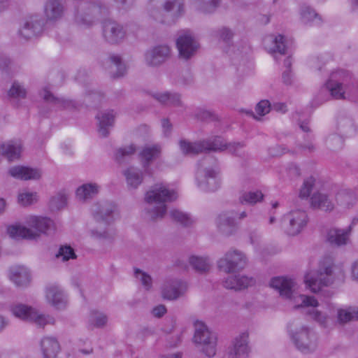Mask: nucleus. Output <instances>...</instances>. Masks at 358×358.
I'll use <instances>...</instances> for the list:
<instances>
[{
  "label": "nucleus",
  "instance_id": "f257e3e1",
  "mask_svg": "<svg viewBox=\"0 0 358 358\" xmlns=\"http://www.w3.org/2000/svg\"><path fill=\"white\" fill-rule=\"evenodd\" d=\"M178 198L177 192L163 183L151 186L145 194V215L151 222L162 220L167 213V203Z\"/></svg>",
  "mask_w": 358,
  "mask_h": 358
},
{
  "label": "nucleus",
  "instance_id": "f03ea898",
  "mask_svg": "<svg viewBox=\"0 0 358 358\" xmlns=\"http://www.w3.org/2000/svg\"><path fill=\"white\" fill-rule=\"evenodd\" d=\"M180 150L185 155H198L201 152H222L228 150L236 156H242L244 144L242 143H227L220 136H215L191 143L186 140L179 142Z\"/></svg>",
  "mask_w": 358,
  "mask_h": 358
},
{
  "label": "nucleus",
  "instance_id": "7ed1b4c3",
  "mask_svg": "<svg viewBox=\"0 0 358 358\" xmlns=\"http://www.w3.org/2000/svg\"><path fill=\"white\" fill-rule=\"evenodd\" d=\"M326 88L334 99L358 101V82L346 70L333 71L326 83Z\"/></svg>",
  "mask_w": 358,
  "mask_h": 358
},
{
  "label": "nucleus",
  "instance_id": "20e7f679",
  "mask_svg": "<svg viewBox=\"0 0 358 358\" xmlns=\"http://www.w3.org/2000/svg\"><path fill=\"white\" fill-rule=\"evenodd\" d=\"M288 333L296 348L303 354L312 353L318 346V337L315 331L299 320L288 324Z\"/></svg>",
  "mask_w": 358,
  "mask_h": 358
},
{
  "label": "nucleus",
  "instance_id": "39448f33",
  "mask_svg": "<svg viewBox=\"0 0 358 358\" xmlns=\"http://www.w3.org/2000/svg\"><path fill=\"white\" fill-rule=\"evenodd\" d=\"M29 228L22 225L8 227V234L13 238L36 239L41 234H48L54 230V222L48 217H31L28 221Z\"/></svg>",
  "mask_w": 358,
  "mask_h": 358
},
{
  "label": "nucleus",
  "instance_id": "423d86ee",
  "mask_svg": "<svg viewBox=\"0 0 358 358\" xmlns=\"http://www.w3.org/2000/svg\"><path fill=\"white\" fill-rule=\"evenodd\" d=\"M217 162L206 156L198 162L196 180L198 187L204 192H215L220 187Z\"/></svg>",
  "mask_w": 358,
  "mask_h": 358
},
{
  "label": "nucleus",
  "instance_id": "0eeeda50",
  "mask_svg": "<svg viewBox=\"0 0 358 358\" xmlns=\"http://www.w3.org/2000/svg\"><path fill=\"white\" fill-rule=\"evenodd\" d=\"M336 266L329 259L320 262L317 271H310L306 274L304 282L312 292L317 293L322 286L331 285L335 279Z\"/></svg>",
  "mask_w": 358,
  "mask_h": 358
},
{
  "label": "nucleus",
  "instance_id": "6e6552de",
  "mask_svg": "<svg viewBox=\"0 0 358 358\" xmlns=\"http://www.w3.org/2000/svg\"><path fill=\"white\" fill-rule=\"evenodd\" d=\"M300 298L301 299V304L300 306L313 307L312 310L308 312V314L310 315V317L317 323H318L321 327L324 328H329L334 325V307L329 305L327 308L328 312H323L314 308L318 306V302L314 296L301 294L300 295ZM297 307H299V306Z\"/></svg>",
  "mask_w": 358,
  "mask_h": 358
},
{
  "label": "nucleus",
  "instance_id": "1a4fd4ad",
  "mask_svg": "<svg viewBox=\"0 0 358 358\" xmlns=\"http://www.w3.org/2000/svg\"><path fill=\"white\" fill-rule=\"evenodd\" d=\"M10 311L16 317L33 322L38 327H44L46 324L55 323V319L52 316L41 314L31 306L22 303L12 305Z\"/></svg>",
  "mask_w": 358,
  "mask_h": 358
},
{
  "label": "nucleus",
  "instance_id": "9d476101",
  "mask_svg": "<svg viewBox=\"0 0 358 358\" xmlns=\"http://www.w3.org/2000/svg\"><path fill=\"white\" fill-rule=\"evenodd\" d=\"M248 264L245 255L241 250L231 249L217 262L218 268L226 273L241 271Z\"/></svg>",
  "mask_w": 358,
  "mask_h": 358
},
{
  "label": "nucleus",
  "instance_id": "9b49d317",
  "mask_svg": "<svg viewBox=\"0 0 358 358\" xmlns=\"http://www.w3.org/2000/svg\"><path fill=\"white\" fill-rule=\"evenodd\" d=\"M193 341L195 344L202 346L201 351L207 357H212L216 354L217 338L204 323L201 322L195 323Z\"/></svg>",
  "mask_w": 358,
  "mask_h": 358
},
{
  "label": "nucleus",
  "instance_id": "f8f14e48",
  "mask_svg": "<svg viewBox=\"0 0 358 358\" xmlns=\"http://www.w3.org/2000/svg\"><path fill=\"white\" fill-rule=\"evenodd\" d=\"M179 57L188 60L196 52L199 45L189 30L182 31L176 40Z\"/></svg>",
  "mask_w": 358,
  "mask_h": 358
},
{
  "label": "nucleus",
  "instance_id": "ddd939ff",
  "mask_svg": "<svg viewBox=\"0 0 358 358\" xmlns=\"http://www.w3.org/2000/svg\"><path fill=\"white\" fill-rule=\"evenodd\" d=\"M307 221V214L301 210H292L283 217L285 231L289 236L299 234L306 225Z\"/></svg>",
  "mask_w": 358,
  "mask_h": 358
},
{
  "label": "nucleus",
  "instance_id": "4468645a",
  "mask_svg": "<svg viewBox=\"0 0 358 358\" xmlns=\"http://www.w3.org/2000/svg\"><path fill=\"white\" fill-rule=\"evenodd\" d=\"M98 13H101L100 7L85 2L80 3L76 10L75 21L82 27H90L94 24Z\"/></svg>",
  "mask_w": 358,
  "mask_h": 358
},
{
  "label": "nucleus",
  "instance_id": "2eb2a0df",
  "mask_svg": "<svg viewBox=\"0 0 358 358\" xmlns=\"http://www.w3.org/2000/svg\"><path fill=\"white\" fill-rule=\"evenodd\" d=\"M44 19L38 15L26 17L18 30V35L28 40L40 36L44 30Z\"/></svg>",
  "mask_w": 358,
  "mask_h": 358
},
{
  "label": "nucleus",
  "instance_id": "dca6fc26",
  "mask_svg": "<svg viewBox=\"0 0 358 358\" xmlns=\"http://www.w3.org/2000/svg\"><path fill=\"white\" fill-rule=\"evenodd\" d=\"M117 212L116 204L110 201H100L96 203L92 208L94 220L98 222L110 224L115 219Z\"/></svg>",
  "mask_w": 358,
  "mask_h": 358
},
{
  "label": "nucleus",
  "instance_id": "f3484780",
  "mask_svg": "<svg viewBox=\"0 0 358 358\" xmlns=\"http://www.w3.org/2000/svg\"><path fill=\"white\" fill-rule=\"evenodd\" d=\"M170 55V48L166 45H159L146 52L145 62L149 66L157 67L169 59Z\"/></svg>",
  "mask_w": 358,
  "mask_h": 358
},
{
  "label": "nucleus",
  "instance_id": "a211bd4d",
  "mask_svg": "<svg viewBox=\"0 0 358 358\" xmlns=\"http://www.w3.org/2000/svg\"><path fill=\"white\" fill-rule=\"evenodd\" d=\"M103 36L111 44L121 42L126 36L124 27L115 21H105L103 24Z\"/></svg>",
  "mask_w": 358,
  "mask_h": 358
},
{
  "label": "nucleus",
  "instance_id": "6ab92c4d",
  "mask_svg": "<svg viewBox=\"0 0 358 358\" xmlns=\"http://www.w3.org/2000/svg\"><path fill=\"white\" fill-rule=\"evenodd\" d=\"M270 286L278 291L280 295L287 299H291L295 294L297 285L296 282L287 277H275L271 280Z\"/></svg>",
  "mask_w": 358,
  "mask_h": 358
},
{
  "label": "nucleus",
  "instance_id": "aec40b11",
  "mask_svg": "<svg viewBox=\"0 0 358 358\" xmlns=\"http://www.w3.org/2000/svg\"><path fill=\"white\" fill-rule=\"evenodd\" d=\"M152 6L162 9L171 17L178 18L185 13L184 0H151Z\"/></svg>",
  "mask_w": 358,
  "mask_h": 358
},
{
  "label": "nucleus",
  "instance_id": "412c9836",
  "mask_svg": "<svg viewBox=\"0 0 358 358\" xmlns=\"http://www.w3.org/2000/svg\"><path fill=\"white\" fill-rule=\"evenodd\" d=\"M90 236L98 241L103 250H110L116 238V231L113 228H106L103 230L92 229Z\"/></svg>",
  "mask_w": 358,
  "mask_h": 358
},
{
  "label": "nucleus",
  "instance_id": "4be33fe9",
  "mask_svg": "<svg viewBox=\"0 0 358 358\" xmlns=\"http://www.w3.org/2000/svg\"><path fill=\"white\" fill-rule=\"evenodd\" d=\"M65 6L60 0H48L44 6V15L48 22L60 20L65 13Z\"/></svg>",
  "mask_w": 358,
  "mask_h": 358
},
{
  "label": "nucleus",
  "instance_id": "5701e85b",
  "mask_svg": "<svg viewBox=\"0 0 358 358\" xmlns=\"http://www.w3.org/2000/svg\"><path fill=\"white\" fill-rule=\"evenodd\" d=\"M222 283L226 289L238 291L255 285V280L252 277L238 274L228 276Z\"/></svg>",
  "mask_w": 358,
  "mask_h": 358
},
{
  "label": "nucleus",
  "instance_id": "b1692460",
  "mask_svg": "<svg viewBox=\"0 0 358 358\" xmlns=\"http://www.w3.org/2000/svg\"><path fill=\"white\" fill-rule=\"evenodd\" d=\"M186 289L185 282L177 280H171L164 285L162 294L164 299L176 300L184 294Z\"/></svg>",
  "mask_w": 358,
  "mask_h": 358
},
{
  "label": "nucleus",
  "instance_id": "393cba45",
  "mask_svg": "<svg viewBox=\"0 0 358 358\" xmlns=\"http://www.w3.org/2000/svg\"><path fill=\"white\" fill-rule=\"evenodd\" d=\"M45 296L48 302L57 309H63L66 306V296L64 291L57 285L47 287Z\"/></svg>",
  "mask_w": 358,
  "mask_h": 358
},
{
  "label": "nucleus",
  "instance_id": "a878e982",
  "mask_svg": "<svg viewBox=\"0 0 358 358\" xmlns=\"http://www.w3.org/2000/svg\"><path fill=\"white\" fill-rule=\"evenodd\" d=\"M263 43L265 48L271 53L286 54V40L281 34L267 36L264 38Z\"/></svg>",
  "mask_w": 358,
  "mask_h": 358
},
{
  "label": "nucleus",
  "instance_id": "bb28decb",
  "mask_svg": "<svg viewBox=\"0 0 358 358\" xmlns=\"http://www.w3.org/2000/svg\"><path fill=\"white\" fill-rule=\"evenodd\" d=\"M9 173L13 178L24 180H38L41 177L40 169L23 166H15L10 168Z\"/></svg>",
  "mask_w": 358,
  "mask_h": 358
},
{
  "label": "nucleus",
  "instance_id": "cd10ccee",
  "mask_svg": "<svg viewBox=\"0 0 358 358\" xmlns=\"http://www.w3.org/2000/svg\"><path fill=\"white\" fill-rule=\"evenodd\" d=\"M249 352L248 335L243 333L235 338L234 346L229 352V355L231 358H242L248 357Z\"/></svg>",
  "mask_w": 358,
  "mask_h": 358
},
{
  "label": "nucleus",
  "instance_id": "c85d7f7f",
  "mask_svg": "<svg viewBox=\"0 0 358 358\" xmlns=\"http://www.w3.org/2000/svg\"><path fill=\"white\" fill-rule=\"evenodd\" d=\"M115 113L113 110L99 113L96 117L99 124V133L103 137L109 134V129L113 126Z\"/></svg>",
  "mask_w": 358,
  "mask_h": 358
},
{
  "label": "nucleus",
  "instance_id": "c756f323",
  "mask_svg": "<svg viewBox=\"0 0 358 358\" xmlns=\"http://www.w3.org/2000/svg\"><path fill=\"white\" fill-rule=\"evenodd\" d=\"M1 155L12 162L19 159L22 150V142L19 140L10 141L0 144Z\"/></svg>",
  "mask_w": 358,
  "mask_h": 358
},
{
  "label": "nucleus",
  "instance_id": "7c9ffc66",
  "mask_svg": "<svg viewBox=\"0 0 358 358\" xmlns=\"http://www.w3.org/2000/svg\"><path fill=\"white\" fill-rule=\"evenodd\" d=\"M41 96L47 103L52 104L59 109L73 108H76L77 105V103L72 100L55 96L47 88L43 89L41 92Z\"/></svg>",
  "mask_w": 358,
  "mask_h": 358
},
{
  "label": "nucleus",
  "instance_id": "2f4dec72",
  "mask_svg": "<svg viewBox=\"0 0 358 358\" xmlns=\"http://www.w3.org/2000/svg\"><path fill=\"white\" fill-rule=\"evenodd\" d=\"M215 222L219 230L225 235H231L235 231L236 222L233 213L220 214Z\"/></svg>",
  "mask_w": 358,
  "mask_h": 358
},
{
  "label": "nucleus",
  "instance_id": "473e14b6",
  "mask_svg": "<svg viewBox=\"0 0 358 358\" xmlns=\"http://www.w3.org/2000/svg\"><path fill=\"white\" fill-rule=\"evenodd\" d=\"M9 279L17 286H26L29 282L27 268L22 266H14L9 269Z\"/></svg>",
  "mask_w": 358,
  "mask_h": 358
},
{
  "label": "nucleus",
  "instance_id": "72a5a7b5",
  "mask_svg": "<svg viewBox=\"0 0 358 358\" xmlns=\"http://www.w3.org/2000/svg\"><path fill=\"white\" fill-rule=\"evenodd\" d=\"M41 349L43 358H56L59 350V344L56 338L45 336L41 341Z\"/></svg>",
  "mask_w": 358,
  "mask_h": 358
},
{
  "label": "nucleus",
  "instance_id": "f704fd0d",
  "mask_svg": "<svg viewBox=\"0 0 358 358\" xmlns=\"http://www.w3.org/2000/svg\"><path fill=\"white\" fill-rule=\"evenodd\" d=\"M302 22L309 26H318L322 24L321 16L310 6L303 5L300 9Z\"/></svg>",
  "mask_w": 358,
  "mask_h": 358
},
{
  "label": "nucleus",
  "instance_id": "c9c22d12",
  "mask_svg": "<svg viewBox=\"0 0 358 358\" xmlns=\"http://www.w3.org/2000/svg\"><path fill=\"white\" fill-rule=\"evenodd\" d=\"M310 206L324 211H331L334 205L329 196L320 192H315L310 198Z\"/></svg>",
  "mask_w": 358,
  "mask_h": 358
},
{
  "label": "nucleus",
  "instance_id": "e433bc0d",
  "mask_svg": "<svg viewBox=\"0 0 358 358\" xmlns=\"http://www.w3.org/2000/svg\"><path fill=\"white\" fill-rule=\"evenodd\" d=\"M161 154V147L159 145L145 146L140 152L143 168L147 170L150 163L157 159Z\"/></svg>",
  "mask_w": 358,
  "mask_h": 358
},
{
  "label": "nucleus",
  "instance_id": "4c0bfd02",
  "mask_svg": "<svg viewBox=\"0 0 358 358\" xmlns=\"http://www.w3.org/2000/svg\"><path fill=\"white\" fill-rule=\"evenodd\" d=\"M99 188L96 183L83 184L76 189V196L79 201H87L98 194Z\"/></svg>",
  "mask_w": 358,
  "mask_h": 358
},
{
  "label": "nucleus",
  "instance_id": "58836bf2",
  "mask_svg": "<svg viewBox=\"0 0 358 358\" xmlns=\"http://www.w3.org/2000/svg\"><path fill=\"white\" fill-rule=\"evenodd\" d=\"M349 234L347 231L338 229H330L327 231V241L333 246H341L347 244Z\"/></svg>",
  "mask_w": 358,
  "mask_h": 358
},
{
  "label": "nucleus",
  "instance_id": "ea45409f",
  "mask_svg": "<svg viewBox=\"0 0 358 358\" xmlns=\"http://www.w3.org/2000/svg\"><path fill=\"white\" fill-rule=\"evenodd\" d=\"M124 175L129 189H136L143 180L142 171L134 167L128 168L124 171Z\"/></svg>",
  "mask_w": 358,
  "mask_h": 358
},
{
  "label": "nucleus",
  "instance_id": "a19ab883",
  "mask_svg": "<svg viewBox=\"0 0 358 358\" xmlns=\"http://www.w3.org/2000/svg\"><path fill=\"white\" fill-rule=\"evenodd\" d=\"M338 127L345 136H352L357 133V126L354 120L347 115H341L338 120Z\"/></svg>",
  "mask_w": 358,
  "mask_h": 358
},
{
  "label": "nucleus",
  "instance_id": "79ce46f5",
  "mask_svg": "<svg viewBox=\"0 0 358 358\" xmlns=\"http://www.w3.org/2000/svg\"><path fill=\"white\" fill-rule=\"evenodd\" d=\"M189 262L193 268L200 273L208 272L212 264L209 258L198 256L190 257Z\"/></svg>",
  "mask_w": 358,
  "mask_h": 358
},
{
  "label": "nucleus",
  "instance_id": "37998d69",
  "mask_svg": "<svg viewBox=\"0 0 358 358\" xmlns=\"http://www.w3.org/2000/svg\"><path fill=\"white\" fill-rule=\"evenodd\" d=\"M196 8L204 14H212L220 5V0H195Z\"/></svg>",
  "mask_w": 358,
  "mask_h": 358
},
{
  "label": "nucleus",
  "instance_id": "c03bdc74",
  "mask_svg": "<svg viewBox=\"0 0 358 358\" xmlns=\"http://www.w3.org/2000/svg\"><path fill=\"white\" fill-rule=\"evenodd\" d=\"M89 322L96 328H102L108 322V316L103 312L93 310L90 313Z\"/></svg>",
  "mask_w": 358,
  "mask_h": 358
},
{
  "label": "nucleus",
  "instance_id": "a18cd8bd",
  "mask_svg": "<svg viewBox=\"0 0 358 358\" xmlns=\"http://www.w3.org/2000/svg\"><path fill=\"white\" fill-rule=\"evenodd\" d=\"M169 215L173 221L179 223L183 227H189L193 223V220L187 213L179 210L173 209L170 211Z\"/></svg>",
  "mask_w": 358,
  "mask_h": 358
},
{
  "label": "nucleus",
  "instance_id": "49530a36",
  "mask_svg": "<svg viewBox=\"0 0 358 358\" xmlns=\"http://www.w3.org/2000/svg\"><path fill=\"white\" fill-rule=\"evenodd\" d=\"M264 199V194L261 191H249L242 194L240 196L241 203H248L254 205L257 202H261Z\"/></svg>",
  "mask_w": 358,
  "mask_h": 358
},
{
  "label": "nucleus",
  "instance_id": "de8ad7c7",
  "mask_svg": "<svg viewBox=\"0 0 358 358\" xmlns=\"http://www.w3.org/2000/svg\"><path fill=\"white\" fill-rule=\"evenodd\" d=\"M336 201L339 205L345 208H350L355 203L356 196L352 192L342 191L337 194Z\"/></svg>",
  "mask_w": 358,
  "mask_h": 358
},
{
  "label": "nucleus",
  "instance_id": "09e8293b",
  "mask_svg": "<svg viewBox=\"0 0 358 358\" xmlns=\"http://www.w3.org/2000/svg\"><path fill=\"white\" fill-rule=\"evenodd\" d=\"M136 152V147L131 144L128 146H124L118 148L115 154V160L119 163L126 162L132 155Z\"/></svg>",
  "mask_w": 358,
  "mask_h": 358
},
{
  "label": "nucleus",
  "instance_id": "8fccbe9b",
  "mask_svg": "<svg viewBox=\"0 0 358 358\" xmlns=\"http://www.w3.org/2000/svg\"><path fill=\"white\" fill-rule=\"evenodd\" d=\"M214 36L218 40L229 43L234 37V31L229 27H222L214 31Z\"/></svg>",
  "mask_w": 358,
  "mask_h": 358
},
{
  "label": "nucleus",
  "instance_id": "3c124183",
  "mask_svg": "<svg viewBox=\"0 0 358 358\" xmlns=\"http://www.w3.org/2000/svg\"><path fill=\"white\" fill-rule=\"evenodd\" d=\"M56 258L62 259L63 262L68 261L71 259L76 258L74 250L70 245H62L57 253L55 255Z\"/></svg>",
  "mask_w": 358,
  "mask_h": 358
},
{
  "label": "nucleus",
  "instance_id": "603ef678",
  "mask_svg": "<svg viewBox=\"0 0 358 358\" xmlns=\"http://www.w3.org/2000/svg\"><path fill=\"white\" fill-rule=\"evenodd\" d=\"M315 179L310 176L304 180L300 189L299 196L301 199H308L311 191L315 188Z\"/></svg>",
  "mask_w": 358,
  "mask_h": 358
},
{
  "label": "nucleus",
  "instance_id": "864d4df0",
  "mask_svg": "<svg viewBox=\"0 0 358 358\" xmlns=\"http://www.w3.org/2000/svg\"><path fill=\"white\" fill-rule=\"evenodd\" d=\"M110 60L116 69V73L113 74V77L119 78L124 76L126 72V66L122 62L120 57L113 55L110 57Z\"/></svg>",
  "mask_w": 358,
  "mask_h": 358
},
{
  "label": "nucleus",
  "instance_id": "5fc2aeb1",
  "mask_svg": "<svg viewBox=\"0 0 358 358\" xmlns=\"http://www.w3.org/2000/svg\"><path fill=\"white\" fill-rule=\"evenodd\" d=\"M135 277L140 280L145 289L149 290L152 287V278L147 273L139 268L134 269Z\"/></svg>",
  "mask_w": 358,
  "mask_h": 358
},
{
  "label": "nucleus",
  "instance_id": "6e6d98bb",
  "mask_svg": "<svg viewBox=\"0 0 358 358\" xmlns=\"http://www.w3.org/2000/svg\"><path fill=\"white\" fill-rule=\"evenodd\" d=\"M66 201L67 198L64 194L58 193L52 197L50 205L52 210H60L66 206Z\"/></svg>",
  "mask_w": 358,
  "mask_h": 358
},
{
  "label": "nucleus",
  "instance_id": "4d7b16f0",
  "mask_svg": "<svg viewBox=\"0 0 358 358\" xmlns=\"http://www.w3.org/2000/svg\"><path fill=\"white\" fill-rule=\"evenodd\" d=\"M37 200L36 192H24L18 195V203L24 206L31 205Z\"/></svg>",
  "mask_w": 358,
  "mask_h": 358
},
{
  "label": "nucleus",
  "instance_id": "13d9d810",
  "mask_svg": "<svg viewBox=\"0 0 358 358\" xmlns=\"http://www.w3.org/2000/svg\"><path fill=\"white\" fill-rule=\"evenodd\" d=\"M343 141L340 136L331 134L327 137L326 143L330 150H336L342 147Z\"/></svg>",
  "mask_w": 358,
  "mask_h": 358
},
{
  "label": "nucleus",
  "instance_id": "bf43d9fd",
  "mask_svg": "<svg viewBox=\"0 0 358 358\" xmlns=\"http://www.w3.org/2000/svg\"><path fill=\"white\" fill-rule=\"evenodd\" d=\"M8 94L10 97L24 98L26 96V90L19 83H14Z\"/></svg>",
  "mask_w": 358,
  "mask_h": 358
},
{
  "label": "nucleus",
  "instance_id": "052dcab7",
  "mask_svg": "<svg viewBox=\"0 0 358 358\" xmlns=\"http://www.w3.org/2000/svg\"><path fill=\"white\" fill-rule=\"evenodd\" d=\"M338 322L340 324H345L352 320L355 315L352 313L343 309H338L337 311Z\"/></svg>",
  "mask_w": 358,
  "mask_h": 358
},
{
  "label": "nucleus",
  "instance_id": "680f3d73",
  "mask_svg": "<svg viewBox=\"0 0 358 358\" xmlns=\"http://www.w3.org/2000/svg\"><path fill=\"white\" fill-rule=\"evenodd\" d=\"M271 109L269 101L268 100H262L256 106L255 111L258 115L263 116L268 113Z\"/></svg>",
  "mask_w": 358,
  "mask_h": 358
},
{
  "label": "nucleus",
  "instance_id": "e2e57ef3",
  "mask_svg": "<svg viewBox=\"0 0 358 358\" xmlns=\"http://www.w3.org/2000/svg\"><path fill=\"white\" fill-rule=\"evenodd\" d=\"M328 100V95L325 90H320L318 94L314 97L311 102V105L317 108L322 105L323 103Z\"/></svg>",
  "mask_w": 358,
  "mask_h": 358
},
{
  "label": "nucleus",
  "instance_id": "0e129e2a",
  "mask_svg": "<svg viewBox=\"0 0 358 358\" xmlns=\"http://www.w3.org/2000/svg\"><path fill=\"white\" fill-rule=\"evenodd\" d=\"M195 116L198 120L201 121L213 120L215 118L214 113L203 109H198L195 113Z\"/></svg>",
  "mask_w": 358,
  "mask_h": 358
},
{
  "label": "nucleus",
  "instance_id": "69168bd1",
  "mask_svg": "<svg viewBox=\"0 0 358 358\" xmlns=\"http://www.w3.org/2000/svg\"><path fill=\"white\" fill-rule=\"evenodd\" d=\"M167 106L179 107L182 106L181 96L176 92H169V97Z\"/></svg>",
  "mask_w": 358,
  "mask_h": 358
},
{
  "label": "nucleus",
  "instance_id": "338daca9",
  "mask_svg": "<svg viewBox=\"0 0 358 358\" xmlns=\"http://www.w3.org/2000/svg\"><path fill=\"white\" fill-rule=\"evenodd\" d=\"M103 97V94L97 91H92L86 96V102L87 103H93L96 104L99 103Z\"/></svg>",
  "mask_w": 358,
  "mask_h": 358
},
{
  "label": "nucleus",
  "instance_id": "774afa93",
  "mask_svg": "<svg viewBox=\"0 0 358 358\" xmlns=\"http://www.w3.org/2000/svg\"><path fill=\"white\" fill-rule=\"evenodd\" d=\"M170 92H156L152 94V97L162 104L167 105Z\"/></svg>",
  "mask_w": 358,
  "mask_h": 358
}]
</instances>
